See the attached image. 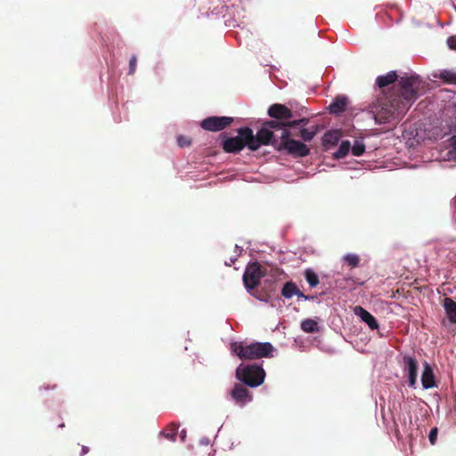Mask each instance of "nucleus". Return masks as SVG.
<instances>
[{"label":"nucleus","instance_id":"4","mask_svg":"<svg viewBox=\"0 0 456 456\" xmlns=\"http://www.w3.org/2000/svg\"><path fill=\"white\" fill-rule=\"evenodd\" d=\"M400 88L393 95L400 96V102L409 110L411 104L419 98V91L423 87L422 80L417 75L401 77Z\"/></svg>","mask_w":456,"mask_h":456},{"label":"nucleus","instance_id":"13","mask_svg":"<svg viewBox=\"0 0 456 456\" xmlns=\"http://www.w3.org/2000/svg\"><path fill=\"white\" fill-rule=\"evenodd\" d=\"M354 314L358 315L362 321L369 326L370 329L376 330L379 328V323L376 318L362 306H355Z\"/></svg>","mask_w":456,"mask_h":456},{"label":"nucleus","instance_id":"20","mask_svg":"<svg viewBox=\"0 0 456 456\" xmlns=\"http://www.w3.org/2000/svg\"><path fill=\"white\" fill-rule=\"evenodd\" d=\"M436 77H438L445 84L456 85V72L452 70H441L440 73L437 76H436Z\"/></svg>","mask_w":456,"mask_h":456},{"label":"nucleus","instance_id":"27","mask_svg":"<svg viewBox=\"0 0 456 456\" xmlns=\"http://www.w3.org/2000/svg\"><path fill=\"white\" fill-rule=\"evenodd\" d=\"M343 261L349 265L351 268H354L358 266L360 262V257L355 254H347L344 256Z\"/></svg>","mask_w":456,"mask_h":456},{"label":"nucleus","instance_id":"35","mask_svg":"<svg viewBox=\"0 0 456 456\" xmlns=\"http://www.w3.org/2000/svg\"><path fill=\"white\" fill-rule=\"evenodd\" d=\"M87 452H88V448H87V447H86V446H83V448H82V453H83V454H86V453H87Z\"/></svg>","mask_w":456,"mask_h":456},{"label":"nucleus","instance_id":"31","mask_svg":"<svg viewBox=\"0 0 456 456\" xmlns=\"http://www.w3.org/2000/svg\"><path fill=\"white\" fill-rule=\"evenodd\" d=\"M177 143L180 147H185V146H190L191 142L189 138H187L183 135H179L177 137Z\"/></svg>","mask_w":456,"mask_h":456},{"label":"nucleus","instance_id":"30","mask_svg":"<svg viewBox=\"0 0 456 456\" xmlns=\"http://www.w3.org/2000/svg\"><path fill=\"white\" fill-rule=\"evenodd\" d=\"M136 64H137V58L135 55H133L129 61V71H128L129 75H133L135 72Z\"/></svg>","mask_w":456,"mask_h":456},{"label":"nucleus","instance_id":"24","mask_svg":"<svg viewBox=\"0 0 456 456\" xmlns=\"http://www.w3.org/2000/svg\"><path fill=\"white\" fill-rule=\"evenodd\" d=\"M301 329L307 333H314L319 330L318 323L313 319H305L301 322Z\"/></svg>","mask_w":456,"mask_h":456},{"label":"nucleus","instance_id":"3","mask_svg":"<svg viewBox=\"0 0 456 456\" xmlns=\"http://www.w3.org/2000/svg\"><path fill=\"white\" fill-rule=\"evenodd\" d=\"M231 350L241 360H256L273 356L274 348L269 342H234L231 344Z\"/></svg>","mask_w":456,"mask_h":456},{"label":"nucleus","instance_id":"26","mask_svg":"<svg viewBox=\"0 0 456 456\" xmlns=\"http://www.w3.org/2000/svg\"><path fill=\"white\" fill-rule=\"evenodd\" d=\"M353 155L359 157L363 154L365 151V144L362 140H355L353 146H351Z\"/></svg>","mask_w":456,"mask_h":456},{"label":"nucleus","instance_id":"19","mask_svg":"<svg viewBox=\"0 0 456 456\" xmlns=\"http://www.w3.org/2000/svg\"><path fill=\"white\" fill-rule=\"evenodd\" d=\"M318 132V126H313L311 128H300L298 133H295V136H299L305 142H310L314 139Z\"/></svg>","mask_w":456,"mask_h":456},{"label":"nucleus","instance_id":"34","mask_svg":"<svg viewBox=\"0 0 456 456\" xmlns=\"http://www.w3.org/2000/svg\"><path fill=\"white\" fill-rule=\"evenodd\" d=\"M452 144L453 146L454 151H456V135L452 138Z\"/></svg>","mask_w":456,"mask_h":456},{"label":"nucleus","instance_id":"33","mask_svg":"<svg viewBox=\"0 0 456 456\" xmlns=\"http://www.w3.org/2000/svg\"><path fill=\"white\" fill-rule=\"evenodd\" d=\"M447 44L450 49L456 51V35L449 37L447 39Z\"/></svg>","mask_w":456,"mask_h":456},{"label":"nucleus","instance_id":"2","mask_svg":"<svg viewBox=\"0 0 456 456\" xmlns=\"http://www.w3.org/2000/svg\"><path fill=\"white\" fill-rule=\"evenodd\" d=\"M277 127L278 123L276 121H265L256 134H254L250 127L245 126L242 134L249 141V150L256 151L262 145H272L274 147V142L280 140V135L275 134L280 132Z\"/></svg>","mask_w":456,"mask_h":456},{"label":"nucleus","instance_id":"16","mask_svg":"<svg viewBox=\"0 0 456 456\" xmlns=\"http://www.w3.org/2000/svg\"><path fill=\"white\" fill-rule=\"evenodd\" d=\"M348 103V99L346 96H338L329 106V110L331 114H340L346 110Z\"/></svg>","mask_w":456,"mask_h":456},{"label":"nucleus","instance_id":"15","mask_svg":"<svg viewBox=\"0 0 456 456\" xmlns=\"http://www.w3.org/2000/svg\"><path fill=\"white\" fill-rule=\"evenodd\" d=\"M421 384L425 389L432 388L436 386L435 376L431 366L425 362L421 374Z\"/></svg>","mask_w":456,"mask_h":456},{"label":"nucleus","instance_id":"6","mask_svg":"<svg viewBox=\"0 0 456 456\" xmlns=\"http://www.w3.org/2000/svg\"><path fill=\"white\" fill-rule=\"evenodd\" d=\"M235 375L242 384L250 387L262 385L265 378L264 369L257 364H240L236 369Z\"/></svg>","mask_w":456,"mask_h":456},{"label":"nucleus","instance_id":"28","mask_svg":"<svg viewBox=\"0 0 456 456\" xmlns=\"http://www.w3.org/2000/svg\"><path fill=\"white\" fill-rule=\"evenodd\" d=\"M309 123V119L306 118H298V119H294L292 118L291 120V123H290V126H289V130H291L292 128H305V126Z\"/></svg>","mask_w":456,"mask_h":456},{"label":"nucleus","instance_id":"18","mask_svg":"<svg viewBox=\"0 0 456 456\" xmlns=\"http://www.w3.org/2000/svg\"><path fill=\"white\" fill-rule=\"evenodd\" d=\"M444 307L450 321L456 323V302L450 297H445L444 300Z\"/></svg>","mask_w":456,"mask_h":456},{"label":"nucleus","instance_id":"22","mask_svg":"<svg viewBox=\"0 0 456 456\" xmlns=\"http://www.w3.org/2000/svg\"><path fill=\"white\" fill-rule=\"evenodd\" d=\"M178 428H179V426L177 424L171 423L168 425L167 430L162 431L160 433V435L163 436L165 438H167L172 442H175L176 435H177Z\"/></svg>","mask_w":456,"mask_h":456},{"label":"nucleus","instance_id":"14","mask_svg":"<svg viewBox=\"0 0 456 456\" xmlns=\"http://www.w3.org/2000/svg\"><path fill=\"white\" fill-rule=\"evenodd\" d=\"M281 295L285 298H291L294 295L297 296L298 297H302L305 300L310 299V297L304 295L297 285L293 281H288L284 284L282 289H281Z\"/></svg>","mask_w":456,"mask_h":456},{"label":"nucleus","instance_id":"32","mask_svg":"<svg viewBox=\"0 0 456 456\" xmlns=\"http://www.w3.org/2000/svg\"><path fill=\"white\" fill-rule=\"evenodd\" d=\"M437 428H434L430 430V433H429V436H428V439H429V442L431 444H435L436 442V439H437Z\"/></svg>","mask_w":456,"mask_h":456},{"label":"nucleus","instance_id":"17","mask_svg":"<svg viewBox=\"0 0 456 456\" xmlns=\"http://www.w3.org/2000/svg\"><path fill=\"white\" fill-rule=\"evenodd\" d=\"M397 79L398 75L396 71H389L384 76H379L376 79V84L379 88H384L394 84Z\"/></svg>","mask_w":456,"mask_h":456},{"label":"nucleus","instance_id":"21","mask_svg":"<svg viewBox=\"0 0 456 456\" xmlns=\"http://www.w3.org/2000/svg\"><path fill=\"white\" fill-rule=\"evenodd\" d=\"M248 292L256 299L263 302H269L271 299L270 292H268L265 289H258L257 288H256L255 289H251V291Z\"/></svg>","mask_w":456,"mask_h":456},{"label":"nucleus","instance_id":"29","mask_svg":"<svg viewBox=\"0 0 456 456\" xmlns=\"http://www.w3.org/2000/svg\"><path fill=\"white\" fill-rule=\"evenodd\" d=\"M338 138H339V136H338V133L328 132L324 134L323 142H324V144H328V143L335 144L338 141Z\"/></svg>","mask_w":456,"mask_h":456},{"label":"nucleus","instance_id":"11","mask_svg":"<svg viewBox=\"0 0 456 456\" xmlns=\"http://www.w3.org/2000/svg\"><path fill=\"white\" fill-rule=\"evenodd\" d=\"M403 370L408 375V384L411 387H415L418 378V361L417 359L409 354L403 357L402 362Z\"/></svg>","mask_w":456,"mask_h":456},{"label":"nucleus","instance_id":"23","mask_svg":"<svg viewBox=\"0 0 456 456\" xmlns=\"http://www.w3.org/2000/svg\"><path fill=\"white\" fill-rule=\"evenodd\" d=\"M351 149V143L349 141H343L339 145L337 151L334 152V158L337 159L346 157Z\"/></svg>","mask_w":456,"mask_h":456},{"label":"nucleus","instance_id":"12","mask_svg":"<svg viewBox=\"0 0 456 456\" xmlns=\"http://www.w3.org/2000/svg\"><path fill=\"white\" fill-rule=\"evenodd\" d=\"M242 383H237L231 390V397L236 404L242 407L253 400L252 394Z\"/></svg>","mask_w":456,"mask_h":456},{"label":"nucleus","instance_id":"1","mask_svg":"<svg viewBox=\"0 0 456 456\" xmlns=\"http://www.w3.org/2000/svg\"><path fill=\"white\" fill-rule=\"evenodd\" d=\"M407 110L405 105L400 102V96L392 94L378 99L372 106L374 119L378 124H388L398 120Z\"/></svg>","mask_w":456,"mask_h":456},{"label":"nucleus","instance_id":"8","mask_svg":"<svg viewBox=\"0 0 456 456\" xmlns=\"http://www.w3.org/2000/svg\"><path fill=\"white\" fill-rule=\"evenodd\" d=\"M266 274V269L258 262L249 263L243 274V283L248 291L255 289L260 284V280Z\"/></svg>","mask_w":456,"mask_h":456},{"label":"nucleus","instance_id":"25","mask_svg":"<svg viewBox=\"0 0 456 456\" xmlns=\"http://www.w3.org/2000/svg\"><path fill=\"white\" fill-rule=\"evenodd\" d=\"M305 278L312 288H314L319 284V277L312 269L305 270Z\"/></svg>","mask_w":456,"mask_h":456},{"label":"nucleus","instance_id":"5","mask_svg":"<svg viewBox=\"0 0 456 456\" xmlns=\"http://www.w3.org/2000/svg\"><path fill=\"white\" fill-rule=\"evenodd\" d=\"M295 133L291 130H283L280 134L279 142H274V148L278 151H286L288 154L299 158L305 157L310 153V149L306 144L295 140Z\"/></svg>","mask_w":456,"mask_h":456},{"label":"nucleus","instance_id":"7","mask_svg":"<svg viewBox=\"0 0 456 456\" xmlns=\"http://www.w3.org/2000/svg\"><path fill=\"white\" fill-rule=\"evenodd\" d=\"M267 114L272 118L270 121H276L278 123L277 129L280 130V133H282L283 130H289L291 120L295 118L294 112L281 103L272 104L268 108Z\"/></svg>","mask_w":456,"mask_h":456},{"label":"nucleus","instance_id":"36","mask_svg":"<svg viewBox=\"0 0 456 456\" xmlns=\"http://www.w3.org/2000/svg\"><path fill=\"white\" fill-rule=\"evenodd\" d=\"M181 436H182V439H184V437H185V431H184V430H183V431H182Z\"/></svg>","mask_w":456,"mask_h":456},{"label":"nucleus","instance_id":"9","mask_svg":"<svg viewBox=\"0 0 456 456\" xmlns=\"http://www.w3.org/2000/svg\"><path fill=\"white\" fill-rule=\"evenodd\" d=\"M243 130H245V126L238 129V134L236 136L223 140L222 146L225 152L238 153L244 147L249 149V141L242 134Z\"/></svg>","mask_w":456,"mask_h":456},{"label":"nucleus","instance_id":"10","mask_svg":"<svg viewBox=\"0 0 456 456\" xmlns=\"http://www.w3.org/2000/svg\"><path fill=\"white\" fill-rule=\"evenodd\" d=\"M232 121V118L230 117L213 116L203 119L200 123V126L207 131L217 132L229 126Z\"/></svg>","mask_w":456,"mask_h":456}]
</instances>
